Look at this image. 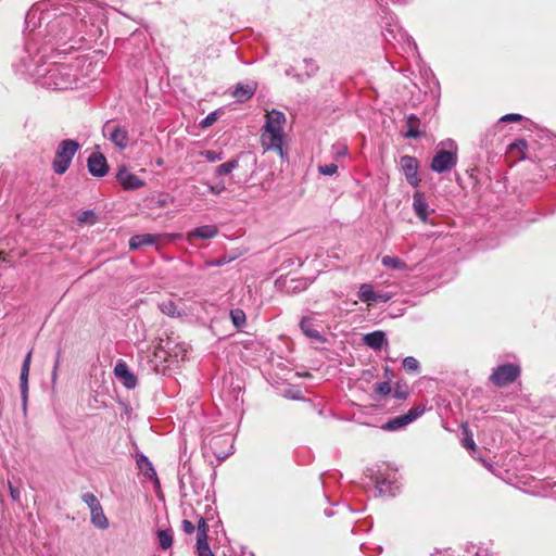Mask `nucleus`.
Wrapping results in <instances>:
<instances>
[{
	"label": "nucleus",
	"mask_w": 556,
	"mask_h": 556,
	"mask_svg": "<svg viewBox=\"0 0 556 556\" xmlns=\"http://www.w3.org/2000/svg\"><path fill=\"white\" fill-rule=\"evenodd\" d=\"M229 262H230V258H227L226 256H220V257H218V258H216V260L206 261V262H205V265H206L207 267H213V266H223V265H225V264H227V263H229Z\"/></svg>",
	"instance_id": "nucleus-35"
},
{
	"label": "nucleus",
	"mask_w": 556,
	"mask_h": 556,
	"mask_svg": "<svg viewBox=\"0 0 556 556\" xmlns=\"http://www.w3.org/2000/svg\"><path fill=\"white\" fill-rule=\"evenodd\" d=\"M403 367L407 372H414L419 368V362L413 356H407L403 359Z\"/></svg>",
	"instance_id": "nucleus-29"
},
{
	"label": "nucleus",
	"mask_w": 556,
	"mask_h": 556,
	"mask_svg": "<svg viewBox=\"0 0 556 556\" xmlns=\"http://www.w3.org/2000/svg\"><path fill=\"white\" fill-rule=\"evenodd\" d=\"M144 462H146V464H147V465H149V470L151 471V473H152V475H155V471H154V469H153V467H152L151 463H149L147 458H144Z\"/></svg>",
	"instance_id": "nucleus-42"
},
{
	"label": "nucleus",
	"mask_w": 556,
	"mask_h": 556,
	"mask_svg": "<svg viewBox=\"0 0 556 556\" xmlns=\"http://www.w3.org/2000/svg\"><path fill=\"white\" fill-rule=\"evenodd\" d=\"M200 154L203 157H205L208 162H218V161L223 160V152L206 150V151H202Z\"/></svg>",
	"instance_id": "nucleus-31"
},
{
	"label": "nucleus",
	"mask_w": 556,
	"mask_h": 556,
	"mask_svg": "<svg viewBox=\"0 0 556 556\" xmlns=\"http://www.w3.org/2000/svg\"><path fill=\"white\" fill-rule=\"evenodd\" d=\"M218 233L215 225H204L197 227L187 233V240L192 242L194 239H212Z\"/></svg>",
	"instance_id": "nucleus-12"
},
{
	"label": "nucleus",
	"mask_w": 556,
	"mask_h": 556,
	"mask_svg": "<svg viewBox=\"0 0 556 556\" xmlns=\"http://www.w3.org/2000/svg\"><path fill=\"white\" fill-rule=\"evenodd\" d=\"M413 208L418 218L422 222H427L428 217V203L421 192H415L413 195Z\"/></svg>",
	"instance_id": "nucleus-15"
},
{
	"label": "nucleus",
	"mask_w": 556,
	"mask_h": 556,
	"mask_svg": "<svg viewBox=\"0 0 556 556\" xmlns=\"http://www.w3.org/2000/svg\"><path fill=\"white\" fill-rule=\"evenodd\" d=\"M159 544L162 549H167L173 544V535L169 530H160L157 532Z\"/></svg>",
	"instance_id": "nucleus-23"
},
{
	"label": "nucleus",
	"mask_w": 556,
	"mask_h": 556,
	"mask_svg": "<svg viewBox=\"0 0 556 556\" xmlns=\"http://www.w3.org/2000/svg\"><path fill=\"white\" fill-rule=\"evenodd\" d=\"M116 179L124 190H137L146 185L144 180L132 174L126 166L119 167Z\"/></svg>",
	"instance_id": "nucleus-7"
},
{
	"label": "nucleus",
	"mask_w": 556,
	"mask_h": 556,
	"mask_svg": "<svg viewBox=\"0 0 556 556\" xmlns=\"http://www.w3.org/2000/svg\"><path fill=\"white\" fill-rule=\"evenodd\" d=\"M381 264L384 267H388V268H391L394 270H407L408 269V266L404 261H402L401 258H399L396 256H392V255H384L381 258Z\"/></svg>",
	"instance_id": "nucleus-20"
},
{
	"label": "nucleus",
	"mask_w": 556,
	"mask_h": 556,
	"mask_svg": "<svg viewBox=\"0 0 556 556\" xmlns=\"http://www.w3.org/2000/svg\"><path fill=\"white\" fill-rule=\"evenodd\" d=\"M266 122L262 128L260 136V143L266 151H275L282 160L285 159L283 142L286 134L283 126L286 124V116L282 112L271 110L267 112Z\"/></svg>",
	"instance_id": "nucleus-1"
},
{
	"label": "nucleus",
	"mask_w": 556,
	"mask_h": 556,
	"mask_svg": "<svg viewBox=\"0 0 556 556\" xmlns=\"http://www.w3.org/2000/svg\"><path fill=\"white\" fill-rule=\"evenodd\" d=\"M160 308H161L162 313H164L170 317L180 316V312L177 309V305L172 300L163 301L160 304Z\"/></svg>",
	"instance_id": "nucleus-24"
},
{
	"label": "nucleus",
	"mask_w": 556,
	"mask_h": 556,
	"mask_svg": "<svg viewBox=\"0 0 556 556\" xmlns=\"http://www.w3.org/2000/svg\"><path fill=\"white\" fill-rule=\"evenodd\" d=\"M114 374L123 379V383L127 389H134L137 386V378L124 362H119L115 365Z\"/></svg>",
	"instance_id": "nucleus-13"
},
{
	"label": "nucleus",
	"mask_w": 556,
	"mask_h": 556,
	"mask_svg": "<svg viewBox=\"0 0 556 556\" xmlns=\"http://www.w3.org/2000/svg\"><path fill=\"white\" fill-rule=\"evenodd\" d=\"M79 148V143L75 140H62L56 148L52 162L53 172L63 175L70 168L72 160Z\"/></svg>",
	"instance_id": "nucleus-2"
},
{
	"label": "nucleus",
	"mask_w": 556,
	"mask_h": 556,
	"mask_svg": "<svg viewBox=\"0 0 556 556\" xmlns=\"http://www.w3.org/2000/svg\"><path fill=\"white\" fill-rule=\"evenodd\" d=\"M518 364H503L493 369L489 379L498 387H505L514 382L520 376Z\"/></svg>",
	"instance_id": "nucleus-3"
},
{
	"label": "nucleus",
	"mask_w": 556,
	"mask_h": 556,
	"mask_svg": "<svg viewBox=\"0 0 556 556\" xmlns=\"http://www.w3.org/2000/svg\"><path fill=\"white\" fill-rule=\"evenodd\" d=\"M239 165L238 160H230L226 163L218 165L215 169L216 175L223 176L230 174Z\"/></svg>",
	"instance_id": "nucleus-25"
},
{
	"label": "nucleus",
	"mask_w": 556,
	"mask_h": 556,
	"mask_svg": "<svg viewBox=\"0 0 556 556\" xmlns=\"http://www.w3.org/2000/svg\"><path fill=\"white\" fill-rule=\"evenodd\" d=\"M81 500L90 509L91 523L102 530L109 528V520L103 513L102 505L93 493H85Z\"/></svg>",
	"instance_id": "nucleus-4"
},
{
	"label": "nucleus",
	"mask_w": 556,
	"mask_h": 556,
	"mask_svg": "<svg viewBox=\"0 0 556 556\" xmlns=\"http://www.w3.org/2000/svg\"><path fill=\"white\" fill-rule=\"evenodd\" d=\"M3 254H4L3 252H0V261L4 260Z\"/></svg>",
	"instance_id": "nucleus-45"
},
{
	"label": "nucleus",
	"mask_w": 556,
	"mask_h": 556,
	"mask_svg": "<svg viewBox=\"0 0 556 556\" xmlns=\"http://www.w3.org/2000/svg\"><path fill=\"white\" fill-rule=\"evenodd\" d=\"M457 156L455 153L440 150L433 156L431 162V169L437 173H444L451 170L456 165Z\"/></svg>",
	"instance_id": "nucleus-6"
},
{
	"label": "nucleus",
	"mask_w": 556,
	"mask_h": 556,
	"mask_svg": "<svg viewBox=\"0 0 556 556\" xmlns=\"http://www.w3.org/2000/svg\"><path fill=\"white\" fill-rule=\"evenodd\" d=\"M463 433H464V438H463V445H464L467 450L475 451V448H476V444H475V441H473V439H472V434H471V433H469V431H468L467 426H463Z\"/></svg>",
	"instance_id": "nucleus-30"
},
{
	"label": "nucleus",
	"mask_w": 556,
	"mask_h": 556,
	"mask_svg": "<svg viewBox=\"0 0 556 556\" xmlns=\"http://www.w3.org/2000/svg\"><path fill=\"white\" fill-rule=\"evenodd\" d=\"M207 533H208V525L206 522V520L201 517L199 520H198V526H197V541L198 540H207Z\"/></svg>",
	"instance_id": "nucleus-27"
},
{
	"label": "nucleus",
	"mask_w": 556,
	"mask_h": 556,
	"mask_svg": "<svg viewBox=\"0 0 556 556\" xmlns=\"http://www.w3.org/2000/svg\"><path fill=\"white\" fill-rule=\"evenodd\" d=\"M525 117L520 114H516V113H510V114H506L504 116H502L498 122H502V123H508V122H521L523 121Z\"/></svg>",
	"instance_id": "nucleus-34"
},
{
	"label": "nucleus",
	"mask_w": 556,
	"mask_h": 556,
	"mask_svg": "<svg viewBox=\"0 0 556 556\" xmlns=\"http://www.w3.org/2000/svg\"><path fill=\"white\" fill-rule=\"evenodd\" d=\"M384 372L387 377H389V375L392 376V370L389 367L384 368Z\"/></svg>",
	"instance_id": "nucleus-43"
},
{
	"label": "nucleus",
	"mask_w": 556,
	"mask_h": 556,
	"mask_svg": "<svg viewBox=\"0 0 556 556\" xmlns=\"http://www.w3.org/2000/svg\"><path fill=\"white\" fill-rule=\"evenodd\" d=\"M374 390L379 395H388L391 392V386L388 381L375 384Z\"/></svg>",
	"instance_id": "nucleus-32"
},
{
	"label": "nucleus",
	"mask_w": 556,
	"mask_h": 556,
	"mask_svg": "<svg viewBox=\"0 0 556 556\" xmlns=\"http://www.w3.org/2000/svg\"><path fill=\"white\" fill-rule=\"evenodd\" d=\"M401 168L409 185L417 187L420 182L418 177V161L409 155H404L400 160Z\"/></svg>",
	"instance_id": "nucleus-8"
},
{
	"label": "nucleus",
	"mask_w": 556,
	"mask_h": 556,
	"mask_svg": "<svg viewBox=\"0 0 556 556\" xmlns=\"http://www.w3.org/2000/svg\"><path fill=\"white\" fill-rule=\"evenodd\" d=\"M389 299H390V296H389V295H381V294H378V302H379V301L387 302Z\"/></svg>",
	"instance_id": "nucleus-41"
},
{
	"label": "nucleus",
	"mask_w": 556,
	"mask_h": 556,
	"mask_svg": "<svg viewBox=\"0 0 556 556\" xmlns=\"http://www.w3.org/2000/svg\"><path fill=\"white\" fill-rule=\"evenodd\" d=\"M419 125H420L419 118L415 115H409L406 121L407 131L405 132L404 136L406 138H414V139L421 137L422 134L418 129Z\"/></svg>",
	"instance_id": "nucleus-19"
},
{
	"label": "nucleus",
	"mask_w": 556,
	"mask_h": 556,
	"mask_svg": "<svg viewBox=\"0 0 556 556\" xmlns=\"http://www.w3.org/2000/svg\"><path fill=\"white\" fill-rule=\"evenodd\" d=\"M156 236L151 233L135 235L129 239V248L137 250L143 245H151L156 241Z\"/></svg>",
	"instance_id": "nucleus-17"
},
{
	"label": "nucleus",
	"mask_w": 556,
	"mask_h": 556,
	"mask_svg": "<svg viewBox=\"0 0 556 556\" xmlns=\"http://www.w3.org/2000/svg\"><path fill=\"white\" fill-rule=\"evenodd\" d=\"M527 150V141L523 139H518L508 146L506 150V155L511 162L521 161L526 159Z\"/></svg>",
	"instance_id": "nucleus-11"
},
{
	"label": "nucleus",
	"mask_w": 556,
	"mask_h": 556,
	"mask_svg": "<svg viewBox=\"0 0 556 556\" xmlns=\"http://www.w3.org/2000/svg\"><path fill=\"white\" fill-rule=\"evenodd\" d=\"M363 341L374 350H381L387 342L384 332L380 330L365 334Z\"/></svg>",
	"instance_id": "nucleus-16"
},
{
	"label": "nucleus",
	"mask_w": 556,
	"mask_h": 556,
	"mask_svg": "<svg viewBox=\"0 0 556 556\" xmlns=\"http://www.w3.org/2000/svg\"><path fill=\"white\" fill-rule=\"evenodd\" d=\"M300 328L307 338L321 339L320 332L315 328L312 318L303 317L300 321Z\"/></svg>",
	"instance_id": "nucleus-18"
},
{
	"label": "nucleus",
	"mask_w": 556,
	"mask_h": 556,
	"mask_svg": "<svg viewBox=\"0 0 556 556\" xmlns=\"http://www.w3.org/2000/svg\"><path fill=\"white\" fill-rule=\"evenodd\" d=\"M230 317L232 320V324L236 328H241L245 325L247 317L245 313L240 308H235L230 311Z\"/></svg>",
	"instance_id": "nucleus-26"
},
{
	"label": "nucleus",
	"mask_w": 556,
	"mask_h": 556,
	"mask_svg": "<svg viewBox=\"0 0 556 556\" xmlns=\"http://www.w3.org/2000/svg\"><path fill=\"white\" fill-rule=\"evenodd\" d=\"M318 170L323 175L331 176L337 173L338 166L334 163L326 164V165L319 166Z\"/></svg>",
	"instance_id": "nucleus-33"
},
{
	"label": "nucleus",
	"mask_w": 556,
	"mask_h": 556,
	"mask_svg": "<svg viewBox=\"0 0 556 556\" xmlns=\"http://www.w3.org/2000/svg\"><path fill=\"white\" fill-rule=\"evenodd\" d=\"M197 551L199 556H214L212 553L207 540L197 541Z\"/></svg>",
	"instance_id": "nucleus-28"
},
{
	"label": "nucleus",
	"mask_w": 556,
	"mask_h": 556,
	"mask_svg": "<svg viewBox=\"0 0 556 556\" xmlns=\"http://www.w3.org/2000/svg\"><path fill=\"white\" fill-rule=\"evenodd\" d=\"M109 138L121 150L127 148L129 143L128 131L121 126L113 127L109 132Z\"/></svg>",
	"instance_id": "nucleus-14"
},
{
	"label": "nucleus",
	"mask_w": 556,
	"mask_h": 556,
	"mask_svg": "<svg viewBox=\"0 0 556 556\" xmlns=\"http://www.w3.org/2000/svg\"><path fill=\"white\" fill-rule=\"evenodd\" d=\"M10 494L13 501L20 500V491L9 482Z\"/></svg>",
	"instance_id": "nucleus-39"
},
{
	"label": "nucleus",
	"mask_w": 556,
	"mask_h": 556,
	"mask_svg": "<svg viewBox=\"0 0 556 556\" xmlns=\"http://www.w3.org/2000/svg\"><path fill=\"white\" fill-rule=\"evenodd\" d=\"M425 412L424 406H415L410 408L406 414L397 416L391 420H389L387 424H384L381 428L387 431H395L399 430L414 420H416L419 416H421Z\"/></svg>",
	"instance_id": "nucleus-5"
},
{
	"label": "nucleus",
	"mask_w": 556,
	"mask_h": 556,
	"mask_svg": "<svg viewBox=\"0 0 556 556\" xmlns=\"http://www.w3.org/2000/svg\"><path fill=\"white\" fill-rule=\"evenodd\" d=\"M156 163H157V165H162L163 164V160L159 159Z\"/></svg>",
	"instance_id": "nucleus-44"
},
{
	"label": "nucleus",
	"mask_w": 556,
	"mask_h": 556,
	"mask_svg": "<svg viewBox=\"0 0 556 556\" xmlns=\"http://www.w3.org/2000/svg\"><path fill=\"white\" fill-rule=\"evenodd\" d=\"M87 166L89 173L94 177H103L109 172V165L102 153L93 152L88 157Z\"/></svg>",
	"instance_id": "nucleus-9"
},
{
	"label": "nucleus",
	"mask_w": 556,
	"mask_h": 556,
	"mask_svg": "<svg viewBox=\"0 0 556 556\" xmlns=\"http://www.w3.org/2000/svg\"><path fill=\"white\" fill-rule=\"evenodd\" d=\"M181 528H182V531L187 534H191L195 530L194 525L190 520H187V519L182 520Z\"/></svg>",
	"instance_id": "nucleus-37"
},
{
	"label": "nucleus",
	"mask_w": 556,
	"mask_h": 556,
	"mask_svg": "<svg viewBox=\"0 0 556 556\" xmlns=\"http://www.w3.org/2000/svg\"><path fill=\"white\" fill-rule=\"evenodd\" d=\"M31 355H33V350H30L26 354L24 362L22 364V368H21V376H20L21 384H20V387H21V395H22V402H23L24 408H26L27 401H28V378H29V371H30Z\"/></svg>",
	"instance_id": "nucleus-10"
},
{
	"label": "nucleus",
	"mask_w": 556,
	"mask_h": 556,
	"mask_svg": "<svg viewBox=\"0 0 556 556\" xmlns=\"http://www.w3.org/2000/svg\"><path fill=\"white\" fill-rule=\"evenodd\" d=\"M253 94H254V88H252L251 86H248V85L244 86L241 84H239L232 92V96L239 102H244V101L251 99Z\"/></svg>",
	"instance_id": "nucleus-22"
},
{
	"label": "nucleus",
	"mask_w": 556,
	"mask_h": 556,
	"mask_svg": "<svg viewBox=\"0 0 556 556\" xmlns=\"http://www.w3.org/2000/svg\"><path fill=\"white\" fill-rule=\"evenodd\" d=\"M394 395L396 399L404 400L406 399V392L400 390L399 388L395 390Z\"/></svg>",
	"instance_id": "nucleus-40"
},
{
	"label": "nucleus",
	"mask_w": 556,
	"mask_h": 556,
	"mask_svg": "<svg viewBox=\"0 0 556 556\" xmlns=\"http://www.w3.org/2000/svg\"><path fill=\"white\" fill-rule=\"evenodd\" d=\"M217 119L216 113L208 114L201 123V126L206 128L212 126Z\"/></svg>",
	"instance_id": "nucleus-36"
},
{
	"label": "nucleus",
	"mask_w": 556,
	"mask_h": 556,
	"mask_svg": "<svg viewBox=\"0 0 556 556\" xmlns=\"http://www.w3.org/2000/svg\"><path fill=\"white\" fill-rule=\"evenodd\" d=\"M358 298L362 302L376 303L378 302V294L374 292L372 287L368 283H363L359 287Z\"/></svg>",
	"instance_id": "nucleus-21"
},
{
	"label": "nucleus",
	"mask_w": 556,
	"mask_h": 556,
	"mask_svg": "<svg viewBox=\"0 0 556 556\" xmlns=\"http://www.w3.org/2000/svg\"><path fill=\"white\" fill-rule=\"evenodd\" d=\"M225 189H226V187L223 182H218V184L208 186V190L213 194H220Z\"/></svg>",
	"instance_id": "nucleus-38"
}]
</instances>
